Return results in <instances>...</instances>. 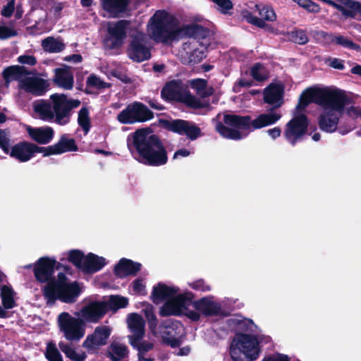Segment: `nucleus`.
Masks as SVG:
<instances>
[{"mask_svg":"<svg viewBox=\"0 0 361 361\" xmlns=\"http://www.w3.org/2000/svg\"><path fill=\"white\" fill-rule=\"evenodd\" d=\"M51 103L47 100L39 99L32 103L36 116L45 121H54L64 126L69 123L71 111L78 107L80 102L69 99L63 94H54L50 96Z\"/></svg>","mask_w":361,"mask_h":361,"instance_id":"nucleus-5","label":"nucleus"},{"mask_svg":"<svg viewBox=\"0 0 361 361\" xmlns=\"http://www.w3.org/2000/svg\"><path fill=\"white\" fill-rule=\"evenodd\" d=\"M262 361H290V358L284 354L274 353L264 357Z\"/></svg>","mask_w":361,"mask_h":361,"instance_id":"nucleus-54","label":"nucleus"},{"mask_svg":"<svg viewBox=\"0 0 361 361\" xmlns=\"http://www.w3.org/2000/svg\"><path fill=\"white\" fill-rule=\"evenodd\" d=\"M182 328L183 326L178 322L166 320L159 326L160 331H157V334H161V341L164 343L175 348L181 343L176 331H180ZM156 336H158V335Z\"/></svg>","mask_w":361,"mask_h":361,"instance_id":"nucleus-17","label":"nucleus"},{"mask_svg":"<svg viewBox=\"0 0 361 361\" xmlns=\"http://www.w3.org/2000/svg\"><path fill=\"white\" fill-rule=\"evenodd\" d=\"M16 35L17 32L14 28L0 25V39H6Z\"/></svg>","mask_w":361,"mask_h":361,"instance_id":"nucleus-51","label":"nucleus"},{"mask_svg":"<svg viewBox=\"0 0 361 361\" xmlns=\"http://www.w3.org/2000/svg\"><path fill=\"white\" fill-rule=\"evenodd\" d=\"M289 39L295 43L304 44L307 42L308 37L304 30H297L291 32Z\"/></svg>","mask_w":361,"mask_h":361,"instance_id":"nucleus-47","label":"nucleus"},{"mask_svg":"<svg viewBox=\"0 0 361 361\" xmlns=\"http://www.w3.org/2000/svg\"><path fill=\"white\" fill-rule=\"evenodd\" d=\"M127 53L128 57L135 62H142L150 58L147 39L144 33L137 32L133 36Z\"/></svg>","mask_w":361,"mask_h":361,"instance_id":"nucleus-14","label":"nucleus"},{"mask_svg":"<svg viewBox=\"0 0 361 361\" xmlns=\"http://www.w3.org/2000/svg\"><path fill=\"white\" fill-rule=\"evenodd\" d=\"M45 355L49 361H63L61 355L53 343L47 344Z\"/></svg>","mask_w":361,"mask_h":361,"instance_id":"nucleus-45","label":"nucleus"},{"mask_svg":"<svg viewBox=\"0 0 361 361\" xmlns=\"http://www.w3.org/2000/svg\"><path fill=\"white\" fill-rule=\"evenodd\" d=\"M190 351V348L188 346H185V347H183L181 349H180L177 354H178V355H180V356L187 355L189 354Z\"/></svg>","mask_w":361,"mask_h":361,"instance_id":"nucleus-63","label":"nucleus"},{"mask_svg":"<svg viewBox=\"0 0 361 361\" xmlns=\"http://www.w3.org/2000/svg\"><path fill=\"white\" fill-rule=\"evenodd\" d=\"M319 35L324 39L326 43H334L348 49L357 51H360V45L354 43L350 39L343 35L339 34L334 35L332 33H327L324 32H320Z\"/></svg>","mask_w":361,"mask_h":361,"instance_id":"nucleus-27","label":"nucleus"},{"mask_svg":"<svg viewBox=\"0 0 361 361\" xmlns=\"http://www.w3.org/2000/svg\"><path fill=\"white\" fill-rule=\"evenodd\" d=\"M56 260L49 257H41L34 266L36 279L40 283H47L55 280L52 279Z\"/></svg>","mask_w":361,"mask_h":361,"instance_id":"nucleus-19","label":"nucleus"},{"mask_svg":"<svg viewBox=\"0 0 361 361\" xmlns=\"http://www.w3.org/2000/svg\"><path fill=\"white\" fill-rule=\"evenodd\" d=\"M252 85V81L245 80V79H240L238 80V82L235 84L233 89L235 92H240V87H249Z\"/></svg>","mask_w":361,"mask_h":361,"instance_id":"nucleus-58","label":"nucleus"},{"mask_svg":"<svg viewBox=\"0 0 361 361\" xmlns=\"http://www.w3.org/2000/svg\"><path fill=\"white\" fill-rule=\"evenodd\" d=\"M267 133L273 139L275 140L280 137L281 134V130L279 127H275L271 129H269L267 130Z\"/></svg>","mask_w":361,"mask_h":361,"instance_id":"nucleus-60","label":"nucleus"},{"mask_svg":"<svg viewBox=\"0 0 361 361\" xmlns=\"http://www.w3.org/2000/svg\"><path fill=\"white\" fill-rule=\"evenodd\" d=\"M15 0H8L7 4L4 6L1 10V15L6 18L11 16L14 11Z\"/></svg>","mask_w":361,"mask_h":361,"instance_id":"nucleus-55","label":"nucleus"},{"mask_svg":"<svg viewBox=\"0 0 361 361\" xmlns=\"http://www.w3.org/2000/svg\"><path fill=\"white\" fill-rule=\"evenodd\" d=\"M68 261L73 263L76 267L84 271L85 256L78 250H71L68 254Z\"/></svg>","mask_w":361,"mask_h":361,"instance_id":"nucleus-43","label":"nucleus"},{"mask_svg":"<svg viewBox=\"0 0 361 361\" xmlns=\"http://www.w3.org/2000/svg\"><path fill=\"white\" fill-rule=\"evenodd\" d=\"M132 291L135 294L145 295L146 294V283L144 279L137 278L131 283Z\"/></svg>","mask_w":361,"mask_h":361,"instance_id":"nucleus-48","label":"nucleus"},{"mask_svg":"<svg viewBox=\"0 0 361 361\" xmlns=\"http://www.w3.org/2000/svg\"><path fill=\"white\" fill-rule=\"evenodd\" d=\"M15 293L8 286H4L1 288V297L2 303L6 309H11L16 305L14 300Z\"/></svg>","mask_w":361,"mask_h":361,"instance_id":"nucleus-40","label":"nucleus"},{"mask_svg":"<svg viewBox=\"0 0 361 361\" xmlns=\"http://www.w3.org/2000/svg\"><path fill=\"white\" fill-rule=\"evenodd\" d=\"M329 65L334 68L343 70L344 68L343 61L338 59H329Z\"/></svg>","mask_w":361,"mask_h":361,"instance_id":"nucleus-59","label":"nucleus"},{"mask_svg":"<svg viewBox=\"0 0 361 361\" xmlns=\"http://www.w3.org/2000/svg\"><path fill=\"white\" fill-rule=\"evenodd\" d=\"M45 80L35 76H25L21 80L20 87L27 92L36 96L42 95L47 89Z\"/></svg>","mask_w":361,"mask_h":361,"instance_id":"nucleus-22","label":"nucleus"},{"mask_svg":"<svg viewBox=\"0 0 361 361\" xmlns=\"http://www.w3.org/2000/svg\"><path fill=\"white\" fill-rule=\"evenodd\" d=\"M128 25L126 20H120L116 23H109L108 32L109 36L105 40V46L109 49H114L122 45L126 37V29Z\"/></svg>","mask_w":361,"mask_h":361,"instance_id":"nucleus-18","label":"nucleus"},{"mask_svg":"<svg viewBox=\"0 0 361 361\" xmlns=\"http://www.w3.org/2000/svg\"><path fill=\"white\" fill-rule=\"evenodd\" d=\"M310 102H314L322 108L319 126L322 130L333 133L338 129L341 135H345L355 128L354 123L338 128L346 103V97L342 90L329 87L307 89L300 96L296 111H302ZM307 126L305 115L300 113L295 114L286 126L284 137L289 143L295 145L306 133Z\"/></svg>","mask_w":361,"mask_h":361,"instance_id":"nucleus-1","label":"nucleus"},{"mask_svg":"<svg viewBox=\"0 0 361 361\" xmlns=\"http://www.w3.org/2000/svg\"><path fill=\"white\" fill-rule=\"evenodd\" d=\"M102 302H106L108 310H111L115 312L120 308L126 307L128 304V299L123 296L111 295Z\"/></svg>","mask_w":361,"mask_h":361,"instance_id":"nucleus-39","label":"nucleus"},{"mask_svg":"<svg viewBox=\"0 0 361 361\" xmlns=\"http://www.w3.org/2000/svg\"><path fill=\"white\" fill-rule=\"evenodd\" d=\"M251 75L257 81H263L268 78L269 73L264 66L259 63L254 65L251 69Z\"/></svg>","mask_w":361,"mask_h":361,"instance_id":"nucleus-44","label":"nucleus"},{"mask_svg":"<svg viewBox=\"0 0 361 361\" xmlns=\"http://www.w3.org/2000/svg\"><path fill=\"white\" fill-rule=\"evenodd\" d=\"M193 298L191 292L181 293L178 287L162 283L154 286L151 293V299L155 304L164 302L159 309V314L162 317L185 314L190 319L197 321L200 314L212 317L221 314V306L213 296L192 302Z\"/></svg>","mask_w":361,"mask_h":361,"instance_id":"nucleus-2","label":"nucleus"},{"mask_svg":"<svg viewBox=\"0 0 361 361\" xmlns=\"http://www.w3.org/2000/svg\"><path fill=\"white\" fill-rule=\"evenodd\" d=\"M190 154V152L186 149H181L176 151L173 155V159H176L180 157H186Z\"/></svg>","mask_w":361,"mask_h":361,"instance_id":"nucleus-61","label":"nucleus"},{"mask_svg":"<svg viewBox=\"0 0 361 361\" xmlns=\"http://www.w3.org/2000/svg\"><path fill=\"white\" fill-rule=\"evenodd\" d=\"M141 267V264L123 258L116 266L114 271L118 277L123 278L128 275H135Z\"/></svg>","mask_w":361,"mask_h":361,"instance_id":"nucleus-29","label":"nucleus"},{"mask_svg":"<svg viewBox=\"0 0 361 361\" xmlns=\"http://www.w3.org/2000/svg\"><path fill=\"white\" fill-rule=\"evenodd\" d=\"M111 329L106 326H97L94 333L88 336L83 342V347L87 349H94L103 345L110 336Z\"/></svg>","mask_w":361,"mask_h":361,"instance_id":"nucleus-23","label":"nucleus"},{"mask_svg":"<svg viewBox=\"0 0 361 361\" xmlns=\"http://www.w3.org/2000/svg\"><path fill=\"white\" fill-rule=\"evenodd\" d=\"M66 60L68 61H73L74 63H78V62L81 61L82 57L80 55L73 54L72 56L66 57Z\"/></svg>","mask_w":361,"mask_h":361,"instance_id":"nucleus-62","label":"nucleus"},{"mask_svg":"<svg viewBox=\"0 0 361 361\" xmlns=\"http://www.w3.org/2000/svg\"><path fill=\"white\" fill-rule=\"evenodd\" d=\"M73 73L68 67L59 68L55 70L54 83L59 87L71 90L73 85Z\"/></svg>","mask_w":361,"mask_h":361,"instance_id":"nucleus-30","label":"nucleus"},{"mask_svg":"<svg viewBox=\"0 0 361 361\" xmlns=\"http://www.w3.org/2000/svg\"><path fill=\"white\" fill-rule=\"evenodd\" d=\"M209 45L206 35L201 38H191L185 42L178 51V56L184 63H197L205 57Z\"/></svg>","mask_w":361,"mask_h":361,"instance_id":"nucleus-11","label":"nucleus"},{"mask_svg":"<svg viewBox=\"0 0 361 361\" xmlns=\"http://www.w3.org/2000/svg\"><path fill=\"white\" fill-rule=\"evenodd\" d=\"M298 4L299 6L303 8L307 11L310 13H319L320 11V6L311 0H292Z\"/></svg>","mask_w":361,"mask_h":361,"instance_id":"nucleus-46","label":"nucleus"},{"mask_svg":"<svg viewBox=\"0 0 361 361\" xmlns=\"http://www.w3.org/2000/svg\"><path fill=\"white\" fill-rule=\"evenodd\" d=\"M0 147L5 153L9 152V145L7 135L6 133L2 130H0Z\"/></svg>","mask_w":361,"mask_h":361,"instance_id":"nucleus-56","label":"nucleus"},{"mask_svg":"<svg viewBox=\"0 0 361 361\" xmlns=\"http://www.w3.org/2000/svg\"><path fill=\"white\" fill-rule=\"evenodd\" d=\"M60 332L64 338L72 342L79 341L85 334V324L78 317H73L68 312H62L57 317Z\"/></svg>","mask_w":361,"mask_h":361,"instance_id":"nucleus-10","label":"nucleus"},{"mask_svg":"<svg viewBox=\"0 0 361 361\" xmlns=\"http://www.w3.org/2000/svg\"><path fill=\"white\" fill-rule=\"evenodd\" d=\"M141 339L135 338V343H130L134 348H137L138 355L145 354L153 348V343L147 341H140Z\"/></svg>","mask_w":361,"mask_h":361,"instance_id":"nucleus-49","label":"nucleus"},{"mask_svg":"<svg viewBox=\"0 0 361 361\" xmlns=\"http://www.w3.org/2000/svg\"><path fill=\"white\" fill-rule=\"evenodd\" d=\"M219 11L223 13H226L228 11L232 9L233 4L230 0H211Z\"/></svg>","mask_w":361,"mask_h":361,"instance_id":"nucleus-50","label":"nucleus"},{"mask_svg":"<svg viewBox=\"0 0 361 361\" xmlns=\"http://www.w3.org/2000/svg\"><path fill=\"white\" fill-rule=\"evenodd\" d=\"M128 2L129 0H102L103 10L106 13L104 16H118L126 10Z\"/></svg>","mask_w":361,"mask_h":361,"instance_id":"nucleus-28","label":"nucleus"},{"mask_svg":"<svg viewBox=\"0 0 361 361\" xmlns=\"http://www.w3.org/2000/svg\"><path fill=\"white\" fill-rule=\"evenodd\" d=\"M177 23V18L166 11H157L147 23L148 35L157 42H171L173 27Z\"/></svg>","mask_w":361,"mask_h":361,"instance_id":"nucleus-8","label":"nucleus"},{"mask_svg":"<svg viewBox=\"0 0 361 361\" xmlns=\"http://www.w3.org/2000/svg\"><path fill=\"white\" fill-rule=\"evenodd\" d=\"M281 115L276 111L262 114L251 121L249 116H240L235 114H219L215 123L216 130L223 137L231 140H241L251 130L262 128L276 123Z\"/></svg>","mask_w":361,"mask_h":361,"instance_id":"nucleus-3","label":"nucleus"},{"mask_svg":"<svg viewBox=\"0 0 361 361\" xmlns=\"http://www.w3.org/2000/svg\"><path fill=\"white\" fill-rule=\"evenodd\" d=\"M3 75L6 87L13 80H18L20 84L25 77V68L18 66H11L4 70Z\"/></svg>","mask_w":361,"mask_h":361,"instance_id":"nucleus-33","label":"nucleus"},{"mask_svg":"<svg viewBox=\"0 0 361 361\" xmlns=\"http://www.w3.org/2000/svg\"><path fill=\"white\" fill-rule=\"evenodd\" d=\"M192 88L195 90L197 94L202 97L212 94V89L207 87V82L203 79H195L190 81Z\"/></svg>","mask_w":361,"mask_h":361,"instance_id":"nucleus-42","label":"nucleus"},{"mask_svg":"<svg viewBox=\"0 0 361 361\" xmlns=\"http://www.w3.org/2000/svg\"><path fill=\"white\" fill-rule=\"evenodd\" d=\"M42 291L49 304L54 303L56 300L65 303H73L82 292V286L76 281L69 282L65 274L60 272L56 280L47 283Z\"/></svg>","mask_w":361,"mask_h":361,"instance_id":"nucleus-7","label":"nucleus"},{"mask_svg":"<svg viewBox=\"0 0 361 361\" xmlns=\"http://www.w3.org/2000/svg\"><path fill=\"white\" fill-rule=\"evenodd\" d=\"M106 302L92 301L84 306L79 312H75V316L80 317L83 322L97 323L107 312Z\"/></svg>","mask_w":361,"mask_h":361,"instance_id":"nucleus-16","label":"nucleus"},{"mask_svg":"<svg viewBox=\"0 0 361 361\" xmlns=\"http://www.w3.org/2000/svg\"><path fill=\"white\" fill-rule=\"evenodd\" d=\"M257 338L249 334H237L230 347V355L233 361H253L259 355Z\"/></svg>","mask_w":361,"mask_h":361,"instance_id":"nucleus-9","label":"nucleus"},{"mask_svg":"<svg viewBox=\"0 0 361 361\" xmlns=\"http://www.w3.org/2000/svg\"><path fill=\"white\" fill-rule=\"evenodd\" d=\"M126 322L132 335L128 336L130 343H135V338H142L145 333V321L137 313L128 315Z\"/></svg>","mask_w":361,"mask_h":361,"instance_id":"nucleus-21","label":"nucleus"},{"mask_svg":"<svg viewBox=\"0 0 361 361\" xmlns=\"http://www.w3.org/2000/svg\"><path fill=\"white\" fill-rule=\"evenodd\" d=\"M106 259L93 253H89L85 256V266L83 267L85 273L92 274L102 269L106 264Z\"/></svg>","mask_w":361,"mask_h":361,"instance_id":"nucleus-31","label":"nucleus"},{"mask_svg":"<svg viewBox=\"0 0 361 361\" xmlns=\"http://www.w3.org/2000/svg\"><path fill=\"white\" fill-rule=\"evenodd\" d=\"M283 86L281 84H270L264 91V101L274 108L283 103Z\"/></svg>","mask_w":361,"mask_h":361,"instance_id":"nucleus-24","label":"nucleus"},{"mask_svg":"<svg viewBox=\"0 0 361 361\" xmlns=\"http://www.w3.org/2000/svg\"><path fill=\"white\" fill-rule=\"evenodd\" d=\"M207 30L202 26L197 24H185L178 26V22L173 27L171 36V41L180 38L187 37L188 39L191 38H201L206 35Z\"/></svg>","mask_w":361,"mask_h":361,"instance_id":"nucleus-20","label":"nucleus"},{"mask_svg":"<svg viewBox=\"0 0 361 361\" xmlns=\"http://www.w3.org/2000/svg\"><path fill=\"white\" fill-rule=\"evenodd\" d=\"M78 123L84 131L85 135L87 134L91 128V120L89 111L86 107H82L78 111Z\"/></svg>","mask_w":361,"mask_h":361,"instance_id":"nucleus-41","label":"nucleus"},{"mask_svg":"<svg viewBox=\"0 0 361 361\" xmlns=\"http://www.w3.org/2000/svg\"><path fill=\"white\" fill-rule=\"evenodd\" d=\"M87 83L89 86L97 88H105L108 86L106 83L94 75H92L88 77Z\"/></svg>","mask_w":361,"mask_h":361,"instance_id":"nucleus-52","label":"nucleus"},{"mask_svg":"<svg viewBox=\"0 0 361 361\" xmlns=\"http://www.w3.org/2000/svg\"><path fill=\"white\" fill-rule=\"evenodd\" d=\"M230 326L236 331L253 332L256 326L253 322L241 316H236L228 320Z\"/></svg>","mask_w":361,"mask_h":361,"instance_id":"nucleus-32","label":"nucleus"},{"mask_svg":"<svg viewBox=\"0 0 361 361\" xmlns=\"http://www.w3.org/2000/svg\"><path fill=\"white\" fill-rule=\"evenodd\" d=\"M61 350L67 357L72 361H85L86 358L85 353L82 351H76L71 345L61 341L59 343Z\"/></svg>","mask_w":361,"mask_h":361,"instance_id":"nucleus-35","label":"nucleus"},{"mask_svg":"<svg viewBox=\"0 0 361 361\" xmlns=\"http://www.w3.org/2000/svg\"><path fill=\"white\" fill-rule=\"evenodd\" d=\"M25 130L30 137L39 144L49 143L54 137V130L49 126L32 128L27 126Z\"/></svg>","mask_w":361,"mask_h":361,"instance_id":"nucleus-26","label":"nucleus"},{"mask_svg":"<svg viewBox=\"0 0 361 361\" xmlns=\"http://www.w3.org/2000/svg\"><path fill=\"white\" fill-rule=\"evenodd\" d=\"M351 73L357 75L361 76V66L356 65L351 69Z\"/></svg>","mask_w":361,"mask_h":361,"instance_id":"nucleus-64","label":"nucleus"},{"mask_svg":"<svg viewBox=\"0 0 361 361\" xmlns=\"http://www.w3.org/2000/svg\"><path fill=\"white\" fill-rule=\"evenodd\" d=\"M18 61L20 63L33 66L37 63L36 59L31 55H23L20 56Z\"/></svg>","mask_w":361,"mask_h":361,"instance_id":"nucleus-57","label":"nucleus"},{"mask_svg":"<svg viewBox=\"0 0 361 361\" xmlns=\"http://www.w3.org/2000/svg\"><path fill=\"white\" fill-rule=\"evenodd\" d=\"M169 128L179 134H185L191 140H195L200 135V129L196 126L183 120L173 121L169 124Z\"/></svg>","mask_w":361,"mask_h":361,"instance_id":"nucleus-25","label":"nucleus"},{"mask_svg":"<svg viewBox=\"0 0 361 361\" xmlns=\"http://www.w3.org/2000/svg\"><path fill=\"white\" fill-rule=\"evenodd\" d=\"M161 95L168 100L183 102L194 109L204 106V104L200 100L192 96L180 82L177 81L168 82L162 89Z\"/></svg>","mask_w":361,"mask_h":361,"instance_id":"nucleus-12","label":"nucleus"},{"mask_svg":"<svg viewBox=\"0 0 361 361\" xmlns=\"http://www.w3.org/2000/svg\"><path fill=\"white\" fill-rule=\"evenodd\" d=\"M76 149L77 147L74 140L63 135L57 143L47 147H38L35 144L27 142H20L11 147H9V152L7 154L20 162H26L33 157L36 153H43L44 156H49Z\"/></svg>","mask_w":361,"mask_h":361,"instance_id":"nucleus-6","label":"nucleus"},{"mask_svg":"<svg viewBox=\"0 0 361 361\" xmlns=\"http://www.w3.org/2000/svg\"><path fill=\"white\" fill-rule=\"evenodd\" d=\"M42 46L44 51L50 53H58L65 48L64 43L60 39L49 37L42 40Z\"/></svg>","mask_w":361,"mask_h":361,"instance_id":"nucleus-36","label":"nucleus"},{"mask_svg":"<svg viewBox=\"0 0 361 361\" xmlns=\"http://www.w3.org/2000/svg\"><path fill=\"white\" fill-rule=\"evenodd\" d=\"M145 317L148 322L149 328L154 336H157V319L154 313V307L149 303L144 304V308L142 310Z\"/></svg>","mask_w":361,"mask_h":361,"instance_id":"nucleus-37","label":"nucleus"},{"mask_svg":"<svg viewBox=\"0 0 361 361\" xmlns=\"http://www.w3.org/2000/svg\"><path fill=\"white\" fill-rule=\"evenodd\" d=\"M255 7L258 11L260 17L257 18L253 16L250 12L245 11L243 12L244 18L248 23L258 27L272 32L274 30L273 27L267 24L266 22H273L276 20V14L274 10L269 6H259L258 4H255Z\"/></svg>","mask_w":361,"mask_h":361,"instance_id":"nucleus-15","label":"nucleus"},{"mask_svg":"<svg viewBox=\"0 0 361 361\" xmlns=\"http://www.w3.org/2000/svg\"><path fill=\"white\" fill-rule=\"evenodd\" d=\"M108 353L113 361H120L128 356V350L124 344L114 341L111 343Z\"/></svg>","mask_w":361,"mask_h":361,"instance_id":"nucleus-34","label":"nucleus"},{"mask_svg":"<svg viewBox=\"0 0 361 361\" xmlns=\"http://www.w3.org/2000/svg\"><path fill=\"white\" fill-rule=\"evenodd\" d=\"M153 114L149 109L140 102L128 105L117 116V120L122 124H133L151 119Z\"/></svg>","mask_w":361,"mask_h":361,"instance_id":"nucleus-13","label":"nucleus"},{"mask_svg":"<svg viewBox=\"0 0 361 361\" xmlns=\"http://www.w3.org/2000/svg\"><path fill=\"white\" fill-rule=\"evenodd\" d=\"M357 1L353 0H338L336 9L341 12L345 18L355 16V7Z\"/></svg>","mask_w":361,"mask_h":361,"instance_id":"nucleus-38","label":"nucleus"},{"mask_svg":"<svg viewBox=\"0 0 361 361\" xmlns=\"http://www.w3.org/2000/svg\"><path fill=\"white\" fill-rule=\"evenodd\" d=\"M189 286L194 290L199 291H209L211 290L209 285L207 284L204 281L200 279L189 283Z\"/></svg>","mask_w":361,"mask_h":361,"instance_id":"nucleus-53","label":"nucleus"},{"mask_svg":"<svg viewBox=\"0 0 361 361\" xmlns=\"http://www.w3.org/2000/svg\"><path fill=\"white\" fill-rule=\"evenodd\" d=\"M128 147L140 163L159 166L168 161L167 152L159 137L146 130H138L128 140Z\"/></svg>","mask_w":361,"mask_h":361,"instance_id":"nucleus-4","label":"nucleus"}]
</instances>
